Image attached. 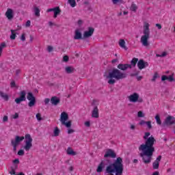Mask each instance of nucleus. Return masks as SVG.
<instances>
[{
  "instance_id": "obj_1",
  "label": "nucleus",
  "mask_w": 175,
  "mask_h": 175,
  "mask_svg": "<svg viewBox=\"0 0 175 175\" xmlns=\"http://www.w3.org/2000/svg\"><path fill=\"white\" fill-rule=\"evenodd\" d=\"M151 133L150 132L145 133L144 136V139L146 140L145 144H141L138 148L139 151H141L139 157L142 158L144 163L146 165L151 163L152 155L155 152L154 144L156 140L154 136L151 135L149 137Z\"/></svg>"
},
{
  "instance_id": "obj_2",
  "label": "nucleus",
  "mask_w": 175,
  "mask_h": 175,
  "mask_svg": "<svg viewBox=\"0 0 175 175\" xmlns=\"http://www.w3.org/2000/svg\"><path fill=\"white\" fill-rule=\"evenodd\" d=\"M129 68L131 69L132 66L128 64H119L118 68H113L107 76V79H109L108 84H116V80L126 79V73L122 72L120 70H126Z\"/></svg>"
},
{
  "instance_id": "obj_3",
  "label": "nucleus",
  "mask_w": 175,
  "mask_h": 175,
  "mask_svg": "<svg viewBox=\"0 0 175 175\" xmlns=\"http://www.w3.org/2000/svg\"><path fill=\"white\" fill-rule=\"evenodd\" d=\"M124 172V164H122V158L118 157L114 162L106 167L105 175H122Z\"/></svg>"
},
{
  "instance_id": "obj_4",
  "label": "nucleus",
  "mask_w": 175,
  "mask_h": 175,
  "mask_svg": "<svg viewBox=\"0 0 175 175\" xmlns=\"http://www.w3.org/2000/svg\"><path fill=\"white\" fill-rule=\"evenodd\" d=\"M144 35L141 36L140 42L144 46V47H148L150 46V42H148V39H150V23L147 22L144 23Z\"/></svg>"
},
{
  "instance_id": "obj_5",
  "label": "nucleus",
  "mask_w": 175,
  "mask_h": 175,
  "mask_svg": "<svg viewBox=\"0 0 175 175\" xmlns=\"http://www.w3.org/2000/svg\"><path fill=\"white\" fill-rule=\"evenodd\" d=\"M67 120H69V116L66 112H62L60 115V122L62 125H64L66 128H70V126H72V122H66Z\"/></svg>"
},
{
  "instance_id": "obj_6",
  "label": "nucleus",
  "mask_w": 175,
  "mask_h": 175,
  "mask_svg": "<svg viewBox=\"0 0 175 175\" xmlns=\"http://www.w3.org/2000/svg\"><path fill=\"white\" fill-rule=\"evenodd\" d=\"M24 137L25 139V141L23 148L25 151H29V150H31V148H32V137H31L30 134H26Z\"/></svg>"
},
{
  "instance_id": "obj_7",
  "label": "nucleus",
  "mask_w": 175,
  "mask_h": 175,
  "mask_svg": "<svg viewBox=\"0 0 175 175\" xmlns=\"http://www.w3.org/2000/svg\"><path fill=\"white\" fill-rule=\"evenodd\" d=\"M128 99L129 102H132V103H136V102H138V103H143V98H141L139 96V94L136 92H134L133 94L129 96Z\"/></svg>"
},
{
  "instance_id": "obj_8",
  "label": "nucleus",
  "mask_w": 175,
  "mask_h": 175,
  "mask_svg": "<svg viewBox=\"0 0 175 175\" xmlns=\"http://www.w3.org/2000/svg\"><path fill=\"white\" fill-rule=\"evenodd\" d=\"M27 99L29 100L28 103L29 107H33L36 104V98H35V96H33L32 92L27 93Z\"/></svg>"
},
{
  "instance_id": "obj_9",
  "label": "nucleus",
  "mask_w": 175,
  "mask_h": 175,
  "mask_svg": "<svg viewBox=\"0 0 175 175\" xmlns=\"http://www.w3.org/2000/svg\"><path fill=\"white\" fill-rule=\"evenodd\" d=\"M27 92L25 90H22L19 92V97L15 99V102L17 105H20L21 102H25L27 100Z\"/></svg>"
},
{
  "instance_id": "obj_10",
  "label": "nucleus",
  "mask_w": 175,
  "mask_h": 175,
  "mask_svg": "<svg viewBox=\"0 0 175 175\" xmlns=\"http://www.w3.org/2000/svg\"><path fill=\"white\" fill-rule=\"evenodd\" d=\"M148 66V62H144L143 59H139L137 62V68L139 70L142 69H146Z\"/></svg>"
},
{
  "instance_id": "obj_11",
  "label": "nucleus",
  "mask_w": 175,
  "mask_h": 175,
  "mask_svg": "<svg viewBox=\"0 0 175 175\" xmlns=\"http://www.w3.org/2000/svg\"><path fill=\"white\" fill-rule=\"evenodd\" d=\"M116 157L117 154L111 149H108L104 155V158H116Z\"/></svg>"
},
{
  "instance_id": "obj_12",
  "label": "nucleus",
  "mask_w": 175,
  "mask_h": 175,
  "mask_svg": "<svg viewBox=\"0 0 175 175\" xmlns=\"http://www.w3.org/2000/svg\"><path fill=\"white\" fill-rule=\"evenodd\" d=\"M95 29L92 27H89L88 31H85L83 33V38L86 39L87 38H91L92 35H94V31Z\"/></svg>"
},
{
  "instance_id": "obj_13",
  "label": "nucleus",
  "mask_w": 175,
  "mask_h": 175,
  "mask_svg": "<svg viewBox=\"0 0 175 175\" xmlns=\"http://www.w3.org/2000/svg\"><path fill=\"white\" fill-rule=\"evenodd\" d=\"M5 16L10 21L13 20V18L14 17V14L12 8L7 9V11L5 12Z\"/></svg>"
},
{
  "instance_id": "obj_14",
  "label": "nucleus",
  "mask_w": 175,
  "mask_h": 175,
  "mask_svg": "<svg viewBox=\"0 0 175 175\" xmlns=\"http://www.w3.org/2000/svg\"><path fill=\"white\" fill-rule=\"evenodd\" d=\"M161 159H162V156L159 155L156 159V160L153 162L152 166H153V169L154 170H157V169H159V162H161Z\"/></svg>"
},
{
  "instance_id": "obj_15",
  "label": "nucleus",
  "mask_w": 175,
  "mask_h": 175,
  "mask_svg": "<svg viewBox=\"0 0 175 175\" xmlns=\"http://www.w3.org/2000/svg\"><path fill=\"white\" fill-rule=\"evenodd\" d=\"M83 34L81 33V31H80V29H76L75 31V36L74 39L75 40H81V39H83Z\"/></svg>"
},
{
  "instance_id": "obj_16",
  "label": "nucleus",
  "mask_w": 175,
  "mask_h": 175,
  "mask_svg": "<svg viewBox=\"0 0 175 175\" xmlns=\"http://www.w3.org/2000/svg\"><path fill=\"white\" fill-rule=\"evenodd\" d=\"M25 139V137L24 136H18V135H16L15 137V140L14 139H12L11 142L12 143H14L15 144H17L18 146L20 144V143H21V142H23V140H24Z\"/></svg>"
},
{
  "instance_id": "obj_17",
  "label": "nucleus",
  "mask_w": 175,
  "mask_h": 175,
  "mask_svg": "<svg viewBox=\"0 0 175 175\" xmlns=\"http://www.w3.org/2000/svg\"><path fill=\"white\" fill-rule=\"evenodd\" d=\"M92 118H99V109L97 106L94 107V109L92 111Z\"/></svg>"
},
{
  "instance_id": "obj_18",
  "label": "nucleus",
  "mask_w": 175,
  "mask_h": 175,
  "mask_svg": "<svg viewBox=\"0 0 175 175\" xmlns=\"http://www.w3.org/2000/svg\"><path fill=\"white\" fill-rule=\"evenodd\" d=\"M165 122L166 125H173L174 124V117L171 116H167L165 120Z\"/></svg>"
},
{
  "instance_id": "obj_19",
  "label": "nucleus",
  "mask_w": 175,
  "mask_h": 175,
  "mask_svg": "<svg viewBox=\"0 0 175 175\" xmlns=\"http://www.w3.org/2000/svg\"><path fill=\"white\" fill-rule=\"evenodd\" d=\"M59 102H61V100H59V98H58V97L57 96H53L51 98V103L53 106H57L59 103Z\"/></svg>"
},
{
  "instance_id": "obj_20",
  "label": "nucleus",
  "mask_w": 175,
  "mask_h": 175,
  "mask_svg": "<svg viewBox=\"0 0 175 175\" xmlns=\"http://www.w3.org/2000/svg\"><path fill=\"white\" fill-rule=\"evenodd\" d=\"M126 42H125V40L124 39H120L119 40V46L120 47H121L122 49H124V50H128V48L126 47Z\"/></svg>"
},
{
  "instance_id": "obj_21",
  "label": "nucleus",
  "mask_w": 175,
  "mask_h": 175,
  "mask_svg": "<svg viewBox=\"0 0 175 175\" xmlns=\"http://www.w3.org/2000/svg\"><path fill=\"white\" fill-rule=\"evenodd\" d=\"M53 17L54 18H57L59 14H61V9L59 7H55V10H53Z\"/></svg>"
},
{
  "instance_id": "obj_22",
  "label": "nucleus",
  "mask_w": 175,
  "mask_h": 175,
  "mask_svg": "<svg viewBox=\"0 0 175 175\" xmlns=\"http://www.w3.org/2000/svg\"><path fill=\"white\" fill-rule=\"evenodd\" d=\"M105 168V163L103 161L100 163L96 169L97 173H102L103 172V169Z\"/></svg>"
},
{
  "instance_id": "obj_23",
  "label": "nucleus",
  "mask_w": 175,
  "mask_h": 175,
  "mask_svg": "<svg viewBox=\"0 0 175 175\" xmlns=\"http://www.w3.org/2000/svg\"><path fill=\"white\" fill-rule=\"evenodd\" d=\"M66 152L68 155H72V156L77 155V152H75L73 149L70 147H68L67 148Z\"/></svg>"
},
{
  "instance_id": "obj_24",
  "label": "nucleus",
  "mask_w": 175,
  "mask_h": 175,
  "mask_svg": "<svg viewBox=\"0 0 175 175\" xmlns=\"http://www.w3.org/2000/svg\"><path fill=\"white\" fill-rule=\"evenodd\" d=\"M59 133H61V130L58 127H55L53 130V136L55 137H57V136H59Z\"/></svg>"
},
{
  "instance_id": "obj_25",
  "label": "nucleus",
  "mask_w": 175,
  "mask_h": 175,
  "mask_svg": "<svg viewBox=\"0 0 175 175\" xmlns=\"http://www.w3.org/2000/svg\"><path fill=\"white\" fill-rule=\"evenodd\" d=\"M11 35L10 36L11 40H14L17 36H16V30L11 29L10 30Z\"/></svg>"
},
{
  "instance_id": "obj_26",
  "label": "nucleus",
  "mask_w": 175,
  "mask_h": 175,
  "mask_svg": "<svg viewBox=\"0 0 175 175\" xmlns=\"http://www.w3.org/2000/svg\"><path fill=\"white\" fill-rule=\"evenodd\" d=\"M18 167L17 165H15L14 167H11V170L9 172L10 174L14 175L16 174V170Z\"/></svg>"
},
{
  "instance_id": "obj_27",
  "label": "nucleus",
  "mask_w": 175,
  "mask_h": 175,
  "mask_svg": "<svg viewBox=\"0 0 175 175\" xmlns=\"http://www.w3.org/2000/svg\"><path fill=\"white\" fill-rule=\"evenodd\" d=\"M154 118L157 125H162V121L161 120V116H159V114H157Z\"/></svg>"
},
{
  "instance_id": "obj_28",
  "label": "nucleus",
  "mask_w": 175,
  "mask_h": 175,
  "mask_svg": "<svg viewBox=\"0 0 175 175\" xmlns=\"http://www.w3.org/2000/svg\"><path fill=\"white\" fill-rule=\"evenodd\" d=\"M34 14L36 17H40V10L39 8L36 6L34 7Z\"/></svg>"
},
{
  "instance_id": "obj_29",
  "label": "nucleus",
  "mask_w": 175,
  "mask_h": 175,
  "mask_svg": "<svg viewBox=\"0 0 175 175\" xmlns=\"http://www.w3.org/2000/svg\"><path fill=\"white\" fill-rule=\"evenodd\" d=\"M130 9L131 12L136 13V11L137 10V5L134 3H132Z\"/></svg>"
},
{
  "instance_id": "obj_30",
  "label": "nucleus",
  "mask_w": 175,
  "mask_h": 175,
  "mask_svg": "<svg viewBox=\"0 0 175 175\" xmlns=\"http://www.w3.org/2000/svg\"><path fill=\"white\" fill-rule=\"evenodd\" d=\"M75 70V68L70 66L66 67V73H73V71Z\"/></svg>"
},
{
  "instance_id": "obj_31",
  "label": "nucleus",
  "mask_w": 175,
  "mask_h": 175,
  "mask_svg": "<svg viewBox=\"0 0 175 175\" xmlns=\"http://www.w3.org/2000/svg\"><path fill=\"white\" fill-rule=\"evenodd\" d=\"M0 96H1V98H3L5 100H9V96L3 93V92H0Z\"/></svg>"
},
{
  "instance_id": "obj_32",
  "label": "nucleus",
  "mask_w": 175,
  "mask_h": 175,
  "mask_svg": "<svg viewBox=\"0 0 175 175\" xmlns=\"http://www.w3.org/2000/svg\"><path fill=\"white\" fill-rule=\"evenodd\" d=\"M5 47H6V43L2 42L0 44V57H1V55H2V51H3V49H5Z\"/></svg>"
},
{
  "instance_id": "obj_33",
  "label": "nucleus",
  "mask_w": 175,
  "mask_h": 175,
  "mask_svg": "<svg viewBox=\"0 0 175 175\" xmlns=\"http://www.w3.org/2000/svg\"><path fill=\"white\" fill-rule=\"evenodd\" d=\"M137 62H139V59L133 57L131 60V65H133V66H136V64H137Z\"/></svg>"
},
{
  "instance_id": "obj_34",
  "label": "nucleus",
  "mask_w": 175,
  "mask_h": 175,
  "mask_svg": "<svg viewBox=\"0 0 175 175\" xmlns=\"http://www.w3.org/2000/svg\"><path fill=\"white\" fill-rule=\"evenodd\" d=\"M71 8H76V0H68Z\"/></svg>"
},
{
  "instance_id": "obj_35",
  "label": "nucleus",
  "mask_w": 175,
  "mask_h": 175,
  "mask_svg": "<svg viewBox=\"0 0 175 175\" xmlns=\"http://www.w3.org/2000/svg\"><path fill=\"white\" fill-rule=\"evenodd\" d=\"M167 55V52L164 51L161 54H157L156 57H166Z\"/></svg>"
},
{
  "instance_id": "obj_36",
  "label": "nucleus",
  "mask_w": 175,
  "mask_h": 175,
  "mask_svg": "<svg viewBox=\"0 0 175 175\" xmlns=\"http://www.w3.org/2000/svg\"><path fill=\"white\" fill-rule=\"evenodd\" d=\"M146 125L148 127V129H152V124H151V121H147Z\"/></svg>"
},
{
  "instance_id": "obj_37",
  "label": "nucleus",
  "mask_w": 175,
  "mask_h": 175,
  "mask_svg": "<svg viewBox=\"0 0 175 175\" xmlns=\"http://www.w3.org/2000/svg\"><path fill=\"white\" fill-rule=\"evenodd\" d=\"M167 80L168 81L172 83V81H174V77L173 75H170L169 77H167Z\"/></svg>"
},
{
  "instance_id": "obj_38",
  "label": "nucleus",
  "mask_w": 175,
  "mask_h": 175,
  "mask_svg": "<svg viewBox=\"0 0 175 175\" xmlns=\"http://www.w3.org/2000/svg\"><path fill=\"white\" fill-rule=\"evenodd\" d=\"M157 77H159L158 72H154L153 77L152 79V81H155V80H157Z\"/></svg>"
},
{
  "instance_id": "obj_39",
  "label": "nucleus",
  "mask_w": 175,
  "mask_h": 175,
  "mask_svg": "<svg viewBox=\"0 0 175 175\" xmlns=\"http://www.w3.org/2000/svg\"><path fill=\"white\" fill-rule=\"evenodd\" d=\"M137 117H139V118L144 117V113H143V111H138Z\"/></svg>"
},
{
  "instance_id": "obj_40",
  "label": "nucleus",
  "mask_w": 175,
  "mask_h": 175,
  "mask_svg": "<svg viewBox=\"0 0 175 175\" xmlns=\"http://www.w3.org/2000/svg\"><path fill=\"white\" fill-rule=\"evenodd\" d=\"M36 117L38 121H42V115L40 113H37L36 115Z\"/></svg>"
},
{
  "instance_id": "obj_41",
  "label": "nucleus",
  "mask_w": 175,
  "mask_h": 175,
  "mask_svg": "<svg viewBox=\"0 0 175 175\" xmlns=\"http://www.w3.org/2000/svg\"><path fill=\"white\" fill-rule=\"evenodd\" d=\"M11 144L14 148V151H16V150H17V146L18 145H17V144H14V142H11Z\"/></svg>"
},
{
  "instance_id": "obj_42",
  "label": "nucleus",
  "mask_w": 175,
  "mask_h": 175,
  "mask_svg": "<svg viewBox=\"0 0 175 175\" xmlns=\"http://www.w3.org/2000/svg\"><path fill=\"white\" fill-rule=\"evenodd\" d=\"M63 61H64V62H68V61H69V57H68V55L64 56V57H63Z\"/></svg>"
},
{
  "instance_id": "obj_43",
  "label": "nucleus",
  "mask_w": 175,
  "mask_h": 175,
  "mask_svg": "<svg viewBox=\"0 0 175 175\" xmlns=\"http://www.w3.org/2000/svg\"><path fill=\"white\" fill-rule=\"evenodd\" d=\"M10 87L11 88H14V87H16V82L14 81H11Z\"/></svg>"
},
{
  "instance_id": "obj_44",
  "label": "nucleus",
  "mask_w": 175,
  "mask_h": 175,
  "mask_svg": "<svg viewBox=\"0 0 175 175\" xmlns=\"http://www.w3.org/2000/svg\"><path fill=\"white\" fill-rule=\"evenodd\" d=\"M21 40H22V42H25V33H23L21 36Z\"/></svg>"
},
{
  "instance_id": "obj_45",
  "label": "nucleus",
  "mask_w": 175,
  "mask_h": 175,
  "mask_svg": "<svg viewBox=\"0 0 175 175\" xmlns=\"http://www.w3.org/2000/svg\"><path fill=\"white\" fill-rule=\"evenodd\" d=\"M53 46H48V47H47V51H48L49 53H51V51H53Z\"/></svg>"
},
{
  "instance_id": "obj_46",
  "label": "nucleus",
  "mask_w": 175,
  "mask_h": 175,
  "mask_svg": "<svg viewBox=\"0 0 175 175\" xmlns=\"http://www.w3.org/2000/svg\"><path fill=\"white\" fill-rule=\"evenodd\" d=\"M68 135H70V134H72V133H75V130L72 129H69L68 130Z\"/></svg>"
},
{
  "instance_id": "obj_47",
  "label": "nucleus",
  "mask_w": 175,
  "mask_h": 175,
  "mask_svg": "<svg viewBox=\"0 0 175 175\" xmlns=\"http://www.w3.org/2000/svg\"><path fill=\"white\" fill-rule=\"evenodd\" d=\"M147 122L144 121V120H141L139 122V125H141V126H143V125H146Z\"/></svg>"
},
{
  "instance_id": "obj_48",
  "label": "nucleus",
  "mask_w": 175,
  "mask_h": 175,
  "mask_svg": "<svg viewBox=\"0 0 175 175\" xmlns=\"http://www.w3.org/2000/svg\"><path fill=\"white\" fill-rule=\"evenodd\" d=\"M85 125L87 126V128H90L91 126V122H90V121H87L85 122Z\"/></svg>"
},
{
  "instance_id": "obj_49",
  "label": "nucleus",
  "mask_w": 175,
  "mask_h": 175,
  "mask_svg": "<svg viewBox=\"0 0 175 175\" xmlns=\"http://www.w3.org/2000/svg\"><path fill=\"white\" fill-rule=\"evenodd\" d=\"M167 76H166V75H163L162 77H161V81H165V80H167Z\"/></svg>"
},
{
  "instance_id": "obj_50",
  "label": "nucleus",
  "mask_w": 175,
  "mask_h": 175,
  "mask_svg": "<svg viewBox=\"0 0 175 175\" xmlns=\"http://www.w3.org/2000/svg\"><path fill=\"white\" fill-rule=\"evenodd\" d=\"M18 155H20V156L24 155V151H23V150H20L18 152Z\"/></svg>"
},
{
  "instance_id": "obj_51",
  "label": "nucleus",
  "mask_w": 175,
  "mask_h": 175,
  "mask_svg": "<svg viewBox=\"0 0 175 175\" xmlns=\"http://www.w3.org/2000/svg\"><path fill=\"white\" fill-rule=\"evenodd\" d=\"M12 118H14V120H17V118H18V113H15V114L12 116Z\"/></svg>"
},
{
  "instance_id": "obj_52",
  "label": "nucleus",
  "mask_w": 175,
  "mask_h": 175,
  "mask_svg": "<svg viewBox=\"0 0 175 175\" xmlns=\"http://www.w3.org/2000/svg\"><path fill=\"white\" fill-rule=\"evenodd\" d=\"M50 103V98H45L44 99V104L45 105H49Z\"/></svg>"
},
{
  "instance_id": "obj_53",
  "label": "nucleus",
  "mask_w": 175,
  "mask_h": 175,
  "mask_svg": "<svg viewBox=\"0 0 175 175\" xmlns=\"http://www.w3.org/2000/svg\"><path fill=\"white\" fill-rule=\"evenodd\" d=\"M156 27L158 28V29H162V25L159 23H157Z\"/></svg>"
},
{
  "instance_id": "obj_54",
  "label": "nucleus",
  "mask_w": 175,
  "mask_h": 175,
  "mask_svg": "<svg viewBox=\"0 0 175 175\" xmlns=\"http://www.w3.org/2000/svg\"><path fill=\"white\" fill-rule=\"evenodd\" d=\"M112 2L113 3V5H116V4L118 3V2H121V0H112Z\"/></svg>"
},
{
  "instance_id": "obj_55",
  "label": "nucleus",
  "mask_w": 175,
  "mask_h": 175,
  "mask_svg": "<svg viewBox=\"0 0 175 175\" xmlns=\"http://www.w3.org/2000/svg\"><path fill=\"white\" fill-rule=\"evenodd\" d=\"M26 27H31V21H27L26 22V25H25Z\"/></svg>"
},
{
  "instance_id": "obj_56",
  "label": "nucleus",
  "mask_w": 175,
  "mask_h": 175,
  "mask_svg": "<svg viewBox=\"0 0 175 175\" xmlns=\"http://www.w3.org/2000/svg\"><path fill=\"white\" fill-rule=\"evenodd\" d=\"M130 129L132 131H135V129H136V126H135L134 124H131Z\"/></svg>"
},
{
  "instance_id": "obj_57",
  "label": "nucleus",
  "mask_w": 175,
  "mask_h": 175,
  "mask_svg": "<svg viewBox=\"0 0 175 175\" xmlns=\"http://www.w3.org/2000/svg\"><path fill=\"white\" fill-rule=\"evenodd\" d=\"M8 119H9V118H8V116H5L3 118V122H6Z\"/></svg>"
},
{
  "instance_id": "obj_58",
  "label": "nucleus",
  "mask_w": 175,
  "mask_h": 175,
  "mask_svg": "<svg viewBox=\"0 0 175 175\" xmlns=\"http://www.w3.org/2000/svg\"><path fill=\"white\" fill-rule=\"evenodd\" d=\"M55 8H49L46 10L47 13H50V12H54Z\"/></svg>"
},
{
  "instance_id": "obj_59",
  "label": "nucleus",
  "mask_w": 175,
  "mask_h": 175,
  "mask_svg": "<svg viewBox=\"0 0 175 175\" xmlns=\"http://www.w3.org/2000/svg\"><path fill=\"white\" fill-rule=\"evenodd\" d=\"M13 163H20V160H18V159H16L13 161Z\"/></svg>"
},
{
  "instance_id": "obj_60",
  "label": "nucleus",
  "mask_w": 175,
  "mask_h": 175,
  "mask_svg": "<svg viewBox=\"0 0 175 175\" xmlns=\"http://www.w3.org/2000/svg\"><path fill=\"white\" fill-rule=\"evenodd\" d=\"M77 24H78V25H81L82 24H83V21H81V20H79L78 21V22H77Z\"/></svg>"
},
{
  "instance_id": "obj_61",
  "label": "nucleus",
  "mask_w": 175,
  "mask_h": 175,
  "mask_svg": "<svg viewBox=\"0 0 175 175\" xmlns=\"http://www.w3.org/2000/svg\"><path fill=\"white\" fill-rule=\"evenodd\" d=\"M142 79H143V77H142V76H139V77H137V81H140V80H142Z\"/></svg>"
},
{
  "instance_id": "obj_62",
  "label": "nucleus",
  "mask_w": 175,
  "mask_h": 175,
  "mask_svg": "<svg viewBox=\"0 0 175 175\" xmlns=\"http://www.w3.org/2000/svg\"><path fill=\"white\" fill-rule=\"evenodd\" d=\"M16 75H20V73H21V70L19 69L16 70Z\"/></svg>"
},
{
  "instance_id": "obj_63",
  "label": "nucleus",
  "mask_w": 175,
  "mask_h": 175,
  "mask_svg": "<svg viewBox=\"0 0 175 175\" xmlns=\"http://www.w3.org/2000/svg\"><path fill=\"white\" fill-rule=\"evenodd\" d=\"M137 162H139V161L137 159H135L133 160V163H137Z\"/></svg>"
},
{
  "instance_id": "obj_64",
  "label": "nucleus",
  "mask_w": 175,
  "mask_h": 175,
  "mask_svg": "<svg viewBox=\"0 0 175 175\" xmlns=\"http://www.w3.org/2000/svg\"><path fill=\"white\" fill-rule=\"evenodd\" d=\"M70 172H73V167L71 166L69 168Z\"/></svg>"
}]
</instances>
